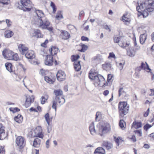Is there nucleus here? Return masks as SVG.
Segmentation results:
<instances>
[{"label": "nucleus", "instance_id": "obj_2", "mask_svg": "<svg viewBox=\"0 0 154 154\" xmlns=\"http://www.w3.org/2000/svg\"><path fill=\"white\" fill-rule=\"evenodd\" d=\"M55 96L54 97L52 102V107L54 109L55 112L57 111V106H60L65 102L63 97V92L60 89L55 90L54 91Z\"/></svg>", "mask_w": 154, "mask_h": 154}, {"label": "nucleus", "instance_id": "obj_48", "mask_svg": "<svg viewBox=\"0 0 154 154\" xmlns=\"http://www.w3.org/2000/svg\"><path fill=\"white\" fill-rule=\"evenodd\" d=\"M9 1L10 0H0V3L4 5H7Z\"/></svg>", "mask_w": 154, "mask_h": 154}, {"label": "nucleus", "instance_id": "obj_56", "mask_svg": "<svg viewBox=\"0 0 154 154\" xmlns=\"http://www.w3.org/2000/svg\"><path fill=\"white\" fill-rule=\"evenodd\" d=\"M6 22L8 26H9L11 25V22L10 20L8 19H6Z\"/></svg>", "mask_w": 154, "mask_h": 154}, {"label": "nucleus", "instance_id": "obj_49", "mask_svg": "<svg viewBox=\"0 0 154 154\" xmlns=\"http://www.w3.org/2000/svg\"><path fill=\"white\" fill-rule=\"evenodd\" d=\"M135 134H137L140 137H141L142 135V131L141 129L137 130L134 131Z\"/></svg>", "mask_w": 154, "mask_h": 154}, {"label": "nucleus", "instance_id": "obj_6", "mask_svg": "<svg viewBox=\"0 0 154 154\" xmlns=\"http://www.w3.org/2000/svg\"><path fill=\"white\" fill-rule=\"evenodd\" d=\"M129 109V106L128 105L126 102H119L118 106L119 116L122 117H124L128 113Z\"/></svg>", "mask_w": 154, "mask_h": 154}, {"label": "nucleus", "instance_id": "obj_53", "mask_svg": "<svg viewBox=\"0 0 154 154\" xmlns=\"http://www.w3.org/2000/svg\"><path fill=\"white\" fill-rule=\"evenodd\" d=\"M48 43V40H46L43 43L41 44V46L45 47L46 44Z\"/></svg>", "mask_w": 154, "mask_h": 154}, {"label": "nucleus", "instance_id": "obj_8", "mask_svg": "<svg viewBox=\"0 0 154 154\" xmlns=\"http://www.w3.org/2000/svg\"><path fill=\"white\" fill-rule=\"evenodd\" d=\"M124 38V37L122 36L117 37L116 38V43H118L119 45L121 47L126 49V48L130 45V42L128 41L125 44L123 41Z\"/></svg>", "mask_w": 154, "mask_h": 154}, {"label": "nucleus", "instance_id": "obj_7", "mask_svg": "<svg viewBox=\"0 0 154 154\" xmlns=\"http://www.w3.org/2000/svg\"><path fill=\"white\" fill-rule=\"evenodd\" d=\"M18 8L24 11H29L32 7L31 2L29 0H20V3H18Z\"/></svg>", "mask_w": 154, "mask_h": 154}, {"label": "nucleus", "instance_id": "obj_58", "mask_svg": "<svg viewBox=\"0 0 154 154\" xmlns=\"http://www.w3.org/2000/svg\"><path fill=\"white\" fill-rule=\"evenodd\" d=\"M81 40L84 41H88L89 39L88 38L84 36H82L81 37Z\"/></svg>", "mask_w": 154, "mask_h": 154}, {"label": "nucleus", "instance_id": "obj_5", "mask_svg": "<svg viewBox=\"0 0 154 154\" xmlns=\"http://www.w3.org/2000/svg\"><path fill=\"white\" fill-rule=\"evenodd\" d=\"M35 23L43 29H47L50 32L53 30V28L52 26H49L50 23L45 17H42L41 19L35 20Z\"/></svg>", "mask_w": 154, "mask_h": 154}, {"label": "nucleus", "instance_id": "obj_33", "mask_svg": "<svg viewBox=\"0 0 154 154\" xmlns=\"http://www.w3.org/2000/svg\"><path fill=\"white\" fill-rule=\"evenodd\" d=\"M48 98V96L47 94H45L41 97V103L44 104L46 101L47 100Z\"/></svg>", "mask_w": 154, "mask_h": 154}, {"label": "nucleus", "instance_id": "obj_29", "mask_svg": "<svg viewBox=\"0 0 154 154\" xmlns=\"http://www.w3.org/2000/svg\"><path fill=\"white\" fill-rule=\"evenodd\" d=\"M45 118L48 125H50V122L51 121L52 118H50L48 113H46L45 116Z\"/></svg>", "mask_w": 154, "mask_h": 154}, {"label": "nucleus", "instance_id": "obj_41", "mask_svg": "<svg viewBox=\"0 0 154 154\" xmlns=\"http://www.w3.org/2000/svg\"><path fill=\"white\" fill-rule=\"evenodd\" d=\"M127 16V14H124L122 17V20L124 22H128L129 21V19L128 18Z\"/></svg>", "mask_w": 154, "mask_h": 154}, {"label": "nucleus", "instance_id": "obj_12", "mask_svg": "<svg viewBox=\"0 0 154 154\" xmlns=\"http://www.w3.org/2000/svg\"><path fill=\"white\" fill-rule=\"evenodd\" d=\"M66 74L64 72L59 70L56 74L57 79L59 81H63L66 79Z\"/></svg>", "mask_w": 154, "mask_h": 154}, {"label": "nucleus", "instance_id": "obj_50", "mask_svg": "<svg viewBox=\"0 0 154 154\" xmlns=\"http://www.w3.org/2000/svg\"><path fill=\"white\" fill-rule=\"evenodd\" d=\"M9 109L11 111H12L13 112H18L20 110L17 107L14 108H10Z\"/></svg>", "mask_w": 154, "mask_h": 154}, {"label": "nucleus", "instance_id": "obj_20", "mask_svg": "<svg viewBox=\"0 0 154 154\" xmlns=\"http://www.w3.org/2000/svg\"><path fill=\"white\" fill-rule=\"evenodd\" d=\"M141 127L142 123L141 122H137L135 121L133 122L131 128H132L134 127L136 129H137Z\"/></svg>", "mask_w": 154, "mask_h": 154}, {"label": "nucleus", "instance_id": "obj_40", "mask_svg": "<svg viewBox=\"0 0 154 154\" xmlns=\"http://www.w3.org/2000/svg\"><path fill=\"white\" fill-rule=\"evenodd\" d=\"M128 54L129 56L133 57L134 56L135 54V51L134 50L132 51L130 50L129 51H127Z\"/></svg>", "mask_w": 154, "mask_h": 154}, {"label": "nucleus", "instance_id": "obj_11", "mask_svg": "<svg viewBox=\"0 0 154 154\" xmlns=\"http://www.w3.org/2000/svg\"><path fill=\"white\" fill-rule=\"evenodd\" d=\"M13 52L11 51L5 49L2 52V55L6 59L11 60L12 58Z\"/></svg>", "mask_w": 154, "mask_h": 154}, {"label": "nucleus", "instance_id": "obj_60", "mask_svg": "<svg viewBox=\"0 0 154 154\" xmlns=\"http://www.w3.org/2000/svg\"><path fill=\"white\" fill-rule=\"evenodd\" d=\"M109 93V91L108 90H106L104 91L103 92V94L104 96H106L108 95Z\"/></svg>", "mask_w": 154, "mask_h": 154}, {"label": "nucleus", "instance_id": "obj_4", "mask_svg": "<svg viewBox=\"0 0 154 154\" xmlns=\"http://www.w3.org/2000/svg\"><path fill=\"white\" fill-rule=\"evenodd\" d=\"M96 73L90 72L89 73V78L90 79L94 80V84L97 86L99 85L104 87L103 85L105 82L104 78L100 75H95Z\"/></svg>", "mask_w": 154, "mask_h": 154}, {"label": "nucleus", "instance_id": "obj_42", "mask_svg": "<svg viewBox=\"0 0 154 154\" xmlns=\"http://www.w3.org/2000/svg\"><path fill=\"white\" fill-rule=\"evenodd\" d=\"M122 63H118V65H117L120 70H121L122 69L123 65L125 63V61L124 60H122Z\"/></svg>", "mask_w": 154, "mask_h": 154}, {"label": "nucleus", "instance_id": "obj_10", "mask_svg": "<svg viewBox=\"0 0 154 154\" xmlns=\"http://www.w3.org/2000/svg\"><path fill=\"white\" fill-rule=\"evenodd\" d=\"M24 139L22 136H19L16 139V143L19 148H23L25 145Z\"/></svg>", "mask_w": 154, "mask_h": 154}, {"label": "nucleus", "instance_id": "obj_51", "mask_svg": "<svg viewBox=\"0 0 154 154\" xmlns=\"http://www.w3.org/2000/svg\"><path fill=\"white\" fill-rule=\"evenodd\" d=\"M130 139L133 142H135L137 140L136 138L134 135H132V137L130 138Z\"/></svg>", "mask_w": 154, "mask_h": 154}, {"label": "nucleus", "instance_id": "obj_32", "mask_svg": "<svg viewBox=\"0 0 154 154\" xmlns=\"http://www.w3.org/2000/svg\"><path fill=\"white\" fill-rule=\"evenodd\" d=\"M124 123H125V122L123 119L120 120L119 122V126L122 130H124L126 128V127L124 126Z\"/></svg>", "mask_w": 154, "mask_h": 154}, {"label": "nucleus", "instance_id": "obj_13", "mask_svg": "<svg viewBox=\"0 0 154 154\" xmlns=\"http://www.w3.org/2000/svg\"><path fill=\"white\" fill-rule=\"evenodd\" d=\"M5 127L0 123V140H3L7 137V135L5 133Z\"/></svg>", "mask_w": 154, "mask_h": 154}, {"label": "nucleus", "instance_id": "obj_18", "mask_svg": "<svg viewBox=\"0 0 154 154\" xmlns=\"http://www.w3.org/2000/svg\"><path fill=\"white\" fill-rule=\"evenodd\" d=\"M34 99L31 98L29 96H26V101L25 103V105L26 108L29 107L31 103L34 101Z\"/></svg>", "mask_w": 154, "mask_h": 154}, {"label": "nucleus", "instance_id": "obj_38", "mask_svg": "<svg viewBox=\"0 0 154 154\" xmlns=\"http://www.w3.org/2000/svg\"><path fill=\"white\" fill-rule=\"evenodd\" d=\"M56 18L58 20L63 18V16L62 14L61 11H58L56 16Z\"/></svg>", "mask_w": 154, "mask_h": 154}, {"label": "nucleus", "instance_id": "obj_45", "mask_svg": "<svg viewBox=\"0 0 154 154\" xmlns=\"http://www.w3.org/2000/svg\"><path fill=\"white\" fill-rule=\"evenodd\" d=\"M101 117V113L100 112H97L96 114L95 120L96 121H99Z\"/></svg>", "mask_w": 154, "mask_h": 154}, {"label": "nucleus", "instance_id": "obj_25", "mask_svg": "<svg viewBox=\"0 0 154 154\" xmlns=\"http://www.w3.org/2000/svg\"><path fill=\"white\" fill-rule=\"evenodd\" d=\"M4 34L6 38H10L13 36L14 33L12 31L8 30L5 31Z\"/></svg>", "mask_w": 154, "mask_h": 154}, {"label": "nucleus", "instance_id": "obj_63", "mask_svg": "<svg viewBox=\"0 0 154 154\" xmlns=\"http://www.w3.org/2000/svg\"><path fill=\"white\" fill-rule=\"evenodd\" d=\"M51 131V128L50 125H50L47 128V131L48 133H50Z\"/></svg>", "mask_w": 154, "mask_h": 154}, {"label": "nucleus", "instance_id": "obj_34", "mask_svg": "<svg viewBox=\"0 0 154 154\" xmlns=\"http://www.w3.org/2000/svg\"><path fill=\"white\" fill-rule=\"evenodd\" d=\"M45 79L47 82L50 84H53L55 80V79H52L48 76H45Z\"/></svg>", "mask_w": 154, "mask_h": 154}, {"label": "nucleus", "instance_id": "obj_30", "mask_svg": "<svg viewBox=\"0 0 154 154\" xmlns=\"http://www.w3.org/2000/svg\"><path fill=\"white\" fill-rule=\"evenodd\" d=\"M5 66L6 69L10 72H12V65L11 63H6L5 64Z\"/></svg>", "mask_w": 154, "mask_h": 154}, {"label": "nucleus", "instance_id": "obj_39", "mask_svg": "<svg viewBox=\"0 0 154 154\" xmlns=\"http://www.w3.org/2000/svg\"><path fill=\"white\" fill-rule=\"evenodd\" d=\"M124 140L122 139L121 137H118L116 138V145L119 146V144L122 143Z\"/></svg>", "mask_w": 154, "mask_h": 154}, {"label": "nucleus", "instance_id": "obj_28", "mask_svg": "<svg viewBox=\"0 0 154 154\" xmlns=\"http://www.w3.org/2000/svg\"><path fill=\"white\" fill-rule=\"evenodd\" d=\"M149 12L148 11L145 10L142 11H140L139 13H140V15L143 16V17L145 18L149 15Z\"/></svg>", "mask_w": 154, "mask_h": 154}, {"label": "nucleus", "instance_id": "obj_1", "mask_svg": "<svg viewBox=\"0 0 154 154\" xmlns=\"http://www.w3.org/2000/svg\"><path fill=\"white\" fill-rule=\"evenodd\" d=\"M97 126L98 130L95 129L94 122H92L90 124L89 128L92 135H94L98 134L102 136L104 134L108 133L110 130V125L107 122H101L98 124Z\"/></svg>", "mask_w": 154, "mask_h": 154}, {"label": "nucleus", "instance_id": "obj_17", "mask_svg": "<svg viewBox=\"0 0 154 154\" xmlns=\"http://www.w3.org/2000/svg\"><path fill=\"white\" fill-rule=\"evenodd\" d=\"M26 57L28 59H32L35 57L34 52L32 51H29L25 54Z\"/></svg>", "mask_w": 154, "mask_h": 154}, {"label": "nucleus", "instance_id": "obj_55", "mask_svg": "<svg viewBox=\"0 0 154 154\" xmlns=\"http://www.w3.org/2000/svg\"><path fill=\"white\" fill-rule=\"evenodd\" d=\"M149 108L144 114V116L145 117H147L149 114Z\"/></svg>", "mask_w": 154, "mask_h": 154}, {"label": "nucleus", "instance_id": "obj_37", "mask_svg": "<svg viewBox=\"0 0 154 154\" xmlns=\"http://www.w3.org/2000/svg\"><path fill=\"white\" fill-rule=\"evenodd\" d=\"M34 33L35 34V35H33L32 36L35 35L36 36H37L38 38L41 37L42 35L40 30L38 29L35 30H34Z\"/></svg>", "mask_w": 154, "mask_h": 154}, {"label": "nucleus", "instance_id": "obj_44", "mask_svg": "<svg viewBox=\"0 0 154 154\" xmlns=\"http://www.w3.org/2000/svg\"><path fill=\"white\" fill-rule=\"evenodd\" d=\"M71 57L72 60L74 62L75 61H78L77 60L79 58V56L78 55H72Z\"/></svg>", "mask_w": 154, "mask_h": 154}, {"label": "nucleus", "instance_id": "obj_57", "mask_svg": "<svg viewBox=\"0 0 154 154\" xmlns=\"http://www.w3.org/2000/svg\"><path fill=\"white\" fill-rule=\"evenodd\" d=\"M115 54L112 52L110 53L109 54V55L108 57V58H115Z\"/></svg>", "mask_w": 154, "mask_h": 154}, {"label": "nucleus", "instance_id": "obj_22", "mask_svg": "<svg viewBox=\"0 0 154 154\" xmlns=\"http://www.w3.org/2000/svg\"><path fill=\"white\" fill-rule=\"evenodd\" d=\"M74 67L75 71H79L81 69L80 61H75L74 63Z\"/></svg>", "mask_w": 154, "mask_h": 154}, {"label": "nucleus", "instance_id": "obj_26", "mask_svg": "<svg viewBox=\"0 0 154 154\" xmlns=\"http://www.w3.org/2000/svg\"><path fill=\"white\" fill-rule=\"evenodd\" d=\"M35 14H37L38 18V20L41 19L42 17H45L44 16V13L41 10H36L35 11Z\"/></svg>", "mask_w": 154, "mask_h": 154}, {"label": "nucleus", "instance_id": "obj_62", "mask_svg": "<svg viewBox=\"0 0 154 154\" xmlns=\"http://www.w3.org/2000/svg\"><path fill=\"white\" fill-rule=\"evenodd\" d=\"M84 11H82L80 12L79 15V17H82V16H84Z\"/></svg>", "mask_w": 154, "mask_h": 154}, {"label": "nucleus", "instance_id": "obj_52", "mask_svg": "<svg viewBox=\"0 0 154 154\" xmlns=\"http://www.w3.org/2000/svg\"><path fill=\"white\" fill-rule=\"evenodd\" d=\"M5 151L3 147L0 146V154H5Z\"/></svg>", "mask_w": 154, "mask_h": 154}, {"label": "nucleus", "instance_id": "obj_24", "mask_svg": "<svg viewBox=\"0 0 154 154\" xmlns=\"http://www.w3.org/2000/svg\"><path fill=\"white\" fill-rule=\"evenodd\" d=\"M147 35L145 34H143L140 35V42L142 44H143L147 38Z\"/></svg>", "mask_w": 154, "mask_h": 154}, {"label": "nucleus", "instance_id": "obj_27", "mask_svg": "<svg viewBox=\"0 0 154 154\" xmlns=\"http://www.w3.org/2000/svg\"><path fill=\"white\" fill-rule=\"evenodd\" d=\"M14 120L17 122L20 123L22 122L23 117L21 115L19 114L14 117Z\"/></svg>", "mask_w": 154, "mask_h": 154}, {"label": "nucleus", "instance_id": "obj_14", "mask_svg": "<svg viewBox=\"0 0 154 154\" xmlns=\"http://www.w3.org/2000/svg\"><path fill=\"white\" fill-rule=\"evenodd\" d=\"M18 48L20 53L23 55L25 54L28 49L27 47L22 44H20L18 45Z\"/></svg>", "mask_w": 154, "mask_h": 154}, {"label": "nucleus", "instance_id": "obj_47", "mask_svg": "<svg viewBox=\"0 0 154 154\" xmlns=\"http://www.w3.org/2000/svg\"><path fill=\"white\" fill-rule=\"evenodd\" d=\"M82 48L80 50V51L81 52H85L88 48V47L84 44H83L81 45Z\"/></svg>", "mask_w": 154, "mask_h": 154}, {"label": "nucleus", "instance_id": "obj_43", "mask_svg": "<svg viewBox=\"0 0 154 154\" xmlns=\"http://www.w3.org/2000/svg\"><path fill=\"white\" fill-rule=\"evenodd\" d=\"M12 57V59H11V60H13L15 61L19 59V58L18 54L17 53L14 54L13 53Z\"/></svg>", "mask_w": 154, "mask_h": 154}, {"label": "nucleus", "instance_id": "obj_59", "mask_svg": "<svg viewBox=\"0 0 154 154\" xmlns=\"http://www.w3.org/2000/svg\"><path fill=\"white\" fill-rule=\"evenodd\" d=\"M67 27L69 29H72L74 28H75L76 29V28L75 27V26H74L72 25H68L67 26Z\"/></svg>", "mask_w": 154, "mask_h": 154}, {"label": "nucleus", "instance_id": "obj_15", "mask_svg": "<svg viewBox=\"0 0 154 154\" xmlns=\"http://www.w3.org/2000/svg\"><path fill=\"white\" fill-rule=\"evenodd\" d=\"M45 65L51 66L53 65V60L52 56L48 55L47 56V59L45 62Z\"/></svg>", "mask_w": 154, "mask_h": 154}, {"label": "nucleus", "instance_id": "obj_3", "mask_svg": "<svg viewBox=\"0 0 154 154\" xmlns=\"http://www.w3.org/2000/svg\"><path fill=\"white\" fill-rule=\"evenodd\" d=\"M136 9L138 12L146 10L149 12H152L154 10V1L152 0H145L139 5L137 3Z\"/></svg>", "mask_w": 154, "mask_h": 154}, {"label": "nucleus", "instance_id": "obj_61", "mask_svg": "<svg viewBox=\"0 0 154 154\" xmlns=\"http://www.w3.org/2000/svg\"><path fill=\"white\" fill-rule=\"evenodd\" d=\"M151 92V94H149L150 96H152L154 95V89H150Z\"/></svg>", "mask_w": 154, "mask_h": 154}, {"label": "nucleus", "instance_id": "obj_16", "mask_svg": "<svg viewBox=\"0 0 154 154\" xmlns=\"http://www.w3.org/2000/svg\"><path fill=\"white\" fill-rule=\"evenodd\" d=\"M70 37V34L67 31L62 30L61 31L60 37L62 39L67 40Z\"/></svg>", "mask_w": 154, "mask_h": 154}, {"label": "nucleus", "instance_id": "obj_36", "mask_svg": "<svg viewBox=\"0 0 154 154\" xmlns=\"http://www.w3.org/2000/svg\"><path fill=\"white\" fill-rule=\"evenodd\" d=\"M98 152L104 154L105 153V151L104 149L102 147H98L95 151L94 153Z\"/></svg>", "mask_w": 154, "mask_h": 154}, {"label": "nucleus", "instance_id": "obj_64", "mask_svg": "<svg viewBox=\"0 0 154 154\" xmlns=\"http://www.w3.org/2000/svg\"><path fill=\"white\" fill-rule=\"evenodd\" d=\"M49 139L46 142V147L48 148L49 147Z\"/></svg>", "mask_w": 154, "mask_h": 154}, {"label": "nucleus", "instance_id": "obj_21", "mask_svg": "<svg viewBox=\"0 0 154 154\" xmlns=\"http://www.w3.org/2000/svg\"><path fill=\"white\" fill-rule=\"evenodd\" d=\"M58 49L55 46H52L51 48L49 50V51L50 52L51 55L52 56L57 53Z\"/></svg>", "mask_w": 154, "mask_h": 154}, {"label": "nucleus", "instance_id": "obj_54", "mask_svg": "<svg viewBox=\"0 0 154 154\" xmlns=\"http://www.w3.org/2000/svg\"><path fill=\"white\" fill-rule=\"evenodd\" d=\"M145 63L146 64V66L145 67L144 69L149 70V72H151L150 71L151 70V69L149 68V66L148 64L146 62H145Z\"/></svg>", "mask_w": 154, "mask_h": 154}, {"label": "nucleus", "instance_id": "obj_46", "mask_svg": "<svg viewBox=\"0 0 154 154\" xmlns=\"http://www.w3.org/2000/svg\"><path fill=\"white\" fill-rule=\"evenodd\" d=\"M152 126V125L147 123L144 126L143 129L146 131H147L149 129L151 128Z\"/></svg>", "mask_w": 154, "mask_h": 154}, {"label": "nucleus", "instance_id": "obj_9", "mask_svg": "<svg viewBox=\"0 0 154 154\" xmlns=\"http://www.w3.org/2000/svg\"><path fill=\"white\" fill-rule=\"evenodd\" d=\"M35 135L34 137H39L43 138L44 137V134L42 133V127L40 126L36 127L34 130Z\"/></svg>", "mask_w": 154, "mask_h": 154}, {"label": "nucleus", "instance_id": "obj_31", "mask_svg": "<svg viewBox=\"0 0 154 154\" xmlns=\"http://www.w3.org/2000/svg\"><path fill=\"white\" fill-rule=\"evenodd\" d=\"M112 76L111 74H108V78L106 82L104 83V85H103V87H105L106 86H108L109 84V81L112 79Z\"/></svg>", "mask_w": 154, "mask_h": 154}, {"label": "nucleus", "instance_id": "obj_35", "mask_svg": "<svg viewBox=\"0 0 154 154\" xmlns=\"http://www.w3.org/2000/svg\"><path fill=\"white\" fill-rule=\"evenodd\" d=\"M111 66V65L110 63L106 62L105 64L103 65V69L107 70L109 69Z\"/></svg>", "mask_w": 154, "mask_h": 154}, {"label": "nucleus", "instance_id": "obj_19", "mask_svg": "<svg viewBox=\"0 0 154 154\" xmlns=\"http://www.w3.org/2000/svg\"><path fill=\"white\" fill-rule=\"evenodd\" d=\"M41 143V140L38 138H35L33 141V146L38 148L40 147Z\"/></svg>", "mask_w": 154, "mask_h": 154}, {"label": "nucleus", "instance_id": "obj_23", "mask_svg": "<svg viewBox=\"0 0 154 154\" xmlns=\"http://www.w3.org/2000/svg\"><path fill=\"white\" fill-rule=\"evenodd\" d=\"M103 144V146L105 147L107 149H111L112 147V144L107 141H104Z\"/></svg>", "mask_w": 154, "mask_h": 154}]
</instances>
